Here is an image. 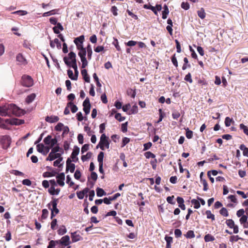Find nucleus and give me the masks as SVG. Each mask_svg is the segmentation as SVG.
Segmentation results:
<instances>
[{"label":"nucleus","mask_w":248,"mask_h":248,"mask_svg":"<svg viewBox=\"0 0 248 248\" xmlns=\"http://www.w3.org/2000/svg\"><path fill=\"white\" fill-rule=\"evenodd\" d=\"M22 110L15 104H9L0 107V115L10 117L12 115L20 116Z\"/></svg>","instance_id":"nucleus-1"},{"label":"nucleus","mask_w":248,"mask_h":248,"mask_svg":"<svg viewBox=\"0 0 248 248\" xmlns=\"http://www.w3.org/2000/svg\"><path fill=\"white\" fill-rule=\"evenodd\" d=\"M76 55L74 52H70L68 54V58L64 57L63 61L64 63L68 66L72 68L77 67V60L76 59Z\"/></svg>","instance_id":"nucleus-2"},{"label":"nucleus","mask_w":248,"mask_h":248,"mask_svg":"<svg viewBox=\"0 0 248 248\" xmlns=\"http://www.w3.org/2000/svg\"><path fill=\"white\" fill-rule=\"evenodd\" d=\"M99 146L100 148L102 150H105V147L107 149H108L109 147V142L108 141V138L105 134H102L100 137V140L98 145L97 146V148Z\"/></svg>","instance_id":"nucleus-3"},{"label":"nucleus","mask_w":248,"mask_h":248,"mask_svg":"<svg viewBox=\"0 0 248 248\" xmlns=\"http://www.w3.org/2000/svg\"><path fill=\"white\" fill-rule=\"evenodd\" d=\"M0 143L3 149H7L10 146L11 143V139L10 137L7 135L0 136Z\"/></svg>","instance_id":"nucleus-4"},{"label":"nucleus","mask_w":248,"mask_h":248,"mask_svg":"<svg viewBox=\"0 0 248 248\" xmlns=\"http://www.w3.org/2000/svg\"><path fill=\"white\" fill-rule=\"evenodd\" d=\"M22 84L27 87H30L33 84V80L31 77L28 75H23L22 77Z\"/></svg>","instance_id":"nucleus-5"},{"label":"nucleus","mask_w":248,"mask_h":248,"mask_svg":"<svg viewBox=\"0 0 248 248\" xmlns=\"http://www.w3.org/2000/svg\"><path fill=\"white\" fill-rule=\"evenodd\" d=\"M57 140L56 138H52L51 135H48L44 139V142L46 146H50V147H53L57 143Z\"/></svg>","instance_id":"nucleus-6"},{"label":"nucleus","mask_w":248,"mask_h":248,"mask_svg":"<svg viewBox=\"0 0 248 248\" xmlns=\"http://www.w3.org/2000/svg\"><path fill=\"white\" fill-rule=\"evenodd\" d=\"M57 204L58 199H54L47 205V206L51 210V212L53 211L55 214H57L59 212V210L57 207Z\"/></svg>","instance_id":"nucleus-7"},{"label":"nucleus","mask_w":248,"mask_h":248,"mask_svg":"<svg viewBox=\"0 0 248 248\" xmlns=\"http://www.w3.org/2000/svg\"><path fill=\"white\" fill-rule=\"evenodd\" d=\"M83 111L86 115L89 114L91 109V104L90 100L88 97H87L83 103Z\"/></svg>","instance_id":"nucleus-8"},{"label":"nucleus","mask_w":248,"mask_h":248,"mask_svg":"<svg viewBox=\"0 0 248 248\" xmlns=\"http://www.w3.org/2000/svg\"><path fill=\"white\" fill-rule=\"evenodd\" d=\"M59 245H62L64 247L68 246L70 242V237L68 235L63 236L60 240H57Z\"/></svg>","instance_id":"nucleus-9"},{"label":"nucleus","mask_w":248,"mask_h":248,"mask_svg":"<svg viewBox=\"0 0 248 248\" xmlns=\"http://www.w3.org/2000/svg\"><path fill=\"white\" fill-rule=\"evenodd\" d=\"M57 178V182L59 185L61 186H63L64 185V179H65V174L63 172L60 173L58 174L56 176Z\"/></svg>","instance_id":"nucleus-10"},{"label":"nucleus","mask_w":248,"mask_h":248,"mask_svg":"<svg viewBox=\"0 0 248 248\" xmlns=\"http://www.w3.org/2000/svg\"><path fill=\"white\" fill-rule=\"evenodd\" d=\"M16 60L18 62V64L25 65L27 63L26 59L23 57L22 54L18 53L16 57Z\"/></svg>","instance_id":"nucleus-11"},{"label":"nucleus","mask_w":248,"mask_h":248,"mask_svg":"<svg viewBox=\"0 0 248 248\" xmlns=\"http://www.w3.org/2000/svg\"><path fill=\"white\" fill-rule=\"evenodd\" d=\"M79 153V148L77 146H75L71 154V157L73 159V161L77 162L78 160V158L77 156Z\"/></svg>","instance_id":"nucleus-12"},{"label":"nucleus","mask_w":248,"mask_h":248,"mask_svg":"<svg viewBox=\"0 0 248 248\" xmlns=\"http://www.w3.org/2000/svg\"><path fill=\"white\" fill-rule=\"evenodd\" d=\"M78 55L79 56L81 61L82 62L81 68H85L87 66L88 63L87 59L86 58V53H82V54L80 53L78 54Z\"/></svg>","instance_id":"nucleus-13"},{"label":"nucleus","mask_w":248,"mask_h":248,"mask_svg":"<svg viewBox=\"0 0 248 248\" xmlns=\"http://www.w3.org/2000/svg\"><path fill=\"white\" fill-rule=\"evenodd\" d=\"M61 156V154L60 153H56V154H53L51 153H50L48 155V156L46 158V160L47 161H52L55 159H58L59 157Z\"/></svg>","instance_id":"nucleus-14"},{"label":"nucleus","mask_w":248,"mask_h":248,"mask_svg":"<svg viewBox=\"0 0 248 248\" xmlns=\"http://www.w3.org/2000/svg\"><path fill=\"white\" fill-rule=\"evenodd\" d=\"M71 238L72 242H76L82 240V237L77 232L71 233Z\"/></svg>","instance_id":"nucleus-15"},{"label":"nucleus","mask_w":248,"mask_h":248,"mask_svg":"<svg viewBox=\"0 0 248 248\" xmlns=\"http://www.w3.org/2000/svg\"><path fill=\"white\" fill-rule=\"evenodd\" d=\"M57 174V172L55 170H52L50 171L45 172L43 174V176L44 178L50 177L55 176Z\"/></svg>","instance_id":"nucleus-16"},{"label":"nucleus","mask_w":248,"mask_h":248,"mask_svg":"<svg viewBox=\"0 0 248 248\" xmlns=\"http://www.w3.org/2000/svg\"><path fill=\"white\" fill-rule=\"evenodd\" d=\"M59 118L58 116H47L45 120L48 123H53L57 122L59 121Z\"/></svg>","instance_id":"nucleus-17"},{"label":"nucleus","mask_w":248,"mask_h":248,"mask_svg":"<svg viewBox=\"0 0 248 248\" xmlns=\"http://www.w3.org/2000/svg\"><path fill=\"white\" fill-rule=\"evenodd\" d=\"M81 75L83 77V78L84 80L86 82H90V77L88 76L87 73V71L86 69H83L81 71Z\"/></svg>","instance_id":"nucleus-18"},{"label":"nucleus","mask_w":248,"mask_h":248,"mask_svg":"<svg viewBox=\"0 0 248 248\" xmlns=\"http://www.w3.org/2000/svg\"><path fill=\"white\" fill-rule=\"evenodd\" d=\"M86 54L87 53V57L89 60H91L93 54L92 48L90 44H88L87 46L85 48Z\"/></svg>","instance_id":"nucleus-19"},{"label":"nucleus","mask_w":248,"mask_h":248,"mask_svg":"<svg viewBox=\"0 0 248 248\" xmlns=\"http://www.w3.org/2000/svg\"><path fill=\"white\" fill-rule=\"evenodd\" d=\"M59 30L61 31L63 30V28L60 23H58V24H57L56 26H55L53 28V31L56 34L60 33Z\"/></svg>","instance_id":"nucleus-20"},{"label":"nucleus","mask_w":248,"mask_h":248,"mask_svg":"<svg viewBox=\"0 0 248 248\" xmlns=\"http://www.w3.org/2000/svg\"><path fill=\"white\" fill-rule=\"evenodd\" d=\"M48 192L52 195H58L60 191V189L57 188L55 189L54 186H50V187L48 189Z\"/></svg>","instance_id":"nucleus-21"},{"label":"nucleus","mask_w":248,"mask_h":248,"mask_svg":"<svg viewBox=\"0 0 248 248\" xmlns=\"http://www.w3.org/2000/svg\"><path fill=\"white\" fill-rule=\"evenodd\" d=\"M11 124L12 125H20L24 123V121L23 120H20L17 118L11 119Z\"/></svg>","instance_id":"nucleus-22"},{"label":"nucleus","mask_w":248,"mask_h":248,"mask_svg":"<svg viewBox=\"0 0 248 248\" xmlns=\"http://www.w3.org/2000/svg\"><path fill=\"white\" fill-rule=\"evenodd\" d=\"M67 107H71V110L72 113H75L77 111L78 108L76 105H74L71 101L67 103Z\"/></svg>","instance_id":"nucleus-23"},{"label":"nucleus","mask_w":248,"mask_h":248,"mask_svg":"<svg viewBox=\"0 0 248 248\" xmlns=\"http://www.w3.org/2000/svg\"><path fill=\"white\" fill-rule=\"evenodd\" d=\"M36 95L35 93H31L28 95L26 98V102L28 104L31 103L35 99Z\"/></svg>","instance_id":"nucleus-24"},{"label":"nucleus","mask_w":248,"mask_h":248,"mask_svg":"<svg viewBox=\"0 0 248 248\" xmlns=\"http://www.w3.org/2000/svg\"><path fill=\"white\" fill-rule=\"evenodd\" d=\"M77 46V48L79 50L78 54H82V53H86V49L83 46V44H75Z\"/></svg>","instance_id":"nucleus-25"},{"label":"nucleus","mask_w":248,"mask_h":248,"mask_svg":"<svg viewBox=\"0 0 248 248\" xmlns=\"http://www.w3.org/2000/svg\"><path fill=\"white\" fill-rule=\"evenodd\" d=\"M239 148L243 151L244 156H247L248 155V148L246 147L244 144L240 145Z\"/></svg>","instance_id":"nucleus-26"},{"label":"nucleus","mask_w":248,"mask_h":248,"mask_svg":"<svg viewBox=\"0 0 248 248\" xmlns=\"http://www.w3.org/2000/svg\"><path fill=\"white\" fill-rule=\"evenodd\" d=\"M96 195L98 197L106 195V192L101 188L97 187L96 189Z\"/></svg>","instance_id":"nucleus-27"},{"label":"nucleus","mask_w":248,"mask_h":248,"mask_svg":"<svg viewBox=\"0 0 248 248\" xmlns=\"http://www.w3.org/2000/svg\"><path fill=\"white\" fill-rule=\"evenodd\" d=\"M58 10H59L58 9H54L48 12H45L43 14V16L45 17L54 15L57 13V12H58Z\"/></svg>","instance_id":"nucleus-28"},{"label":"nucleus","mask_w":248,"mask_h":248,"mask_svg":"<svg viewBox=\"0 0 248 248\" xmlns=\"http://www.w3.org/2000/svg\"><path fill=\"white\" fill-rule=\"evenodd\" d=\"M84 40V35H82L78 37L75 39L74 42L75 44H83Z\"/></svg>","instance_id":"nucleus-29"},{"label":"nucleus","mask_w":248,"mask_h":248,"mask_svg":"<svg viewBox=\"0 0 248 248\" xmlns=\"http://www.w3.org/2000/svg\"><path fill=\"white\" fill-rule=\"evenodd\" d=\"M143 8L146 9H150V10H152L155 15H157V12L156 11L155 7L151 5H148L147 4H144L143 5Z\"/></svg>","instance_id":"nucleus-30"},{"label":"nucleus","mask_w":248,"mask_h":248,"mask_svg":"<svg viewBox=\"0 0 248 248\" xmlns=\"http://www.w3.org/2000/svg\"><path fill=\"white\" fill-rule=\"evenodd\" d=\"M206 242H212L215 240V237L210 234H206L204 237Z\"/></svg>","instance_id":"nucleus-31"},{"label":"nucleus","mask_w":248,"mask_h":248,"mask_svg":"<svg viewBox=\"0 0 248 248\" xmlns=\"http://www.w3.org/2000/svg\"><path fill=\"white\" fill-rule=\"evenodd\" d=\"M67 232L66 227L62 225L60 227L59 229L58 230V233L60 235L64 234Z\"/></svg>","instance_id":"nucleus-32"},{"label":"nucleus","mask_w":248,"mask_h":248,"mask_svg":"<svg viewBox=\"0 0 248 248\" xmlns=\"http://www.w3.org/2000/svg\"><path fill=\"white\" fill-rule=\"evenodd\" d=\"M198 16L202 19H204L205 17L206 14L203 8H202L197 12Z\"/></svg>","instance_id":"nucleus-33"},{"label":"nucleus","mask_w":248,"mask_h":248,"mask_svg":"<svg viewBox=\"0 0 248 248\" xmlns=\"http://www.w3.org/2000/svg\"><path fill=\"white\" fill-rule=\"evenodd\" d=\"M104 154L103 152H100L97 156V160L99 164H103V158Z\"/></svg>","instance_id":"nucleus-34"},{"label":"nucleus","mask_w":248,"mask_h":248,"mask_svg":"<svg viewBox=\"0 0 248 248\" xmlns=\"http://www.w3.org/2000/svg\"><path fill=\"white\" fill-rule=\"evenodd\" d=\"M191 202V203L194 205V207L195 209H199L200 207V203L198 199H192Z\"/></svg>","instance_id":"nucleus-35"},{"label":"nucleus","mask_w":248,"mask_h":248,"mask_svg":"<svg viewBox=\"0 0 248 248\" xmlns=\"http://www.w3.org/2000/svg\"><path fill=\"white\" fill-rule=\"evenodd\" d=\"M205 214L207 216V218L208 219H211L212 220H214L215 219V215L213 214L211 211L207 210L205 212Z\"/></svg>","instance_id":"nucleus-36"},{"label":"nucleus","mask_w":248,"mask_h":248,"mask_svg":"<svg viewBox=\"0 0 248 248\" xmlns=\"http://www.w3.org/2000/svg\"><path fill=\"white\" fill-rule=\"evenodd\" d=\"M75 170V165L74 164H70L66 166V171L69 170L71 173L74 172Z\"/></svg>","instance_id":"nucleus-37"},{"label":"nucleus","mask_w":248,"mask_h":248,"mask_svg":"<svg viewBox=\"0 0 248 248\" xmlns=\"http://www.w3.org/2000/svg\"><path fill=\"white\" fill-rule=\"evenodd\" d=\"M67 75L69 77V78L72 79V80H77V78H76L75 75H73V71L70 70V69H69L67 70Z\"/></svg>","instance_id":"nucleus-38"},{"label":"nucleus","mask_w":248,"mask_h":248,"mask_svg":"<svg viewBox=\"0 0 248 248\" xmlns=\"http://www.w3.org/2000/svg\"><path fill=\"white\" fill-rule=\"evenodd\" d=\"M219 213L223 216L227 217L229 216L228 212L227 209L225 207L222 208L220 211Z\"/></svg>","instance_id":"nucleus-39"},{"label":"nucleus","mask_w":248,"mask_h":248,"mask_svg":"<svg viewBox=\"0 0 248 248\" xmlns=\"http://www.w3.org/2000/svg\"><path fill=\"white\" fill-rule=\"evenodd\" d=\"M127 93L128 95L134 98L135 97L136 94V90H133L131 89H129L127 91Z\"/></svg>","instance_id":"nucleus-40"},{"label":"nucleus","mask_w":248,"mask_h":248,"mask_svg":"<svg viewBox=\"0 0 248 248\" xmlns=\"http://www.w3.org/2000/svg\"><path fill=\"white\" fill-rule=\"evenodd\" d=\"M227 225L230 228H232L235 225L234 221L232 219H227L226 221Z\"/></svg>","instance_id":"nucleus-41"},{"label":"nucleus","mask_w":248,"mask_h":248,"mask_svg":"<svg viewBox=\"0 0 248 248\" xmlns=\"http://www.w3.org/2000/svg\"><path fill=\"white\" fill-rule=\"evenodd\" d=\"M56 245H59L58 244L57 240H56V241L51 240L49 242V244H48L47 248H55Z\"/></svg>","instance_id":"nucleus-42"},{"label":"nucleus","mask_w":248,"mask_h":248,"mask_svg":"<svg viewBox=\"0 0 248 248\" xmlns=\"http://www.w3.org/2000/svg\"><path fill=\"white\" fill-rule=\"evenodd\" d=\"M185 236L187 238H192L195 237V234L193 231L190 230L186 232L185 234Z\"/></svg>","instance_id":"nucleus-43"},{"label":"nucleus","mask_w":248,"mask_h":248,"mask_svg":"<svg viewBox=\"0 0 248 248\" xmlns=\"http://www.w3.org/2000/svg\"><path fill=\"white\" fill-rule=\"evenodd\" d=\"M238 240H243L241 237H239L238 235H232L230 237V241L231 242H237Z\"/></svg>","instance_id":"nucleus-44"},{"label":"nucleus","mask_w":248,"mask_h":248,"mask_svg":"<svg viewBox=\"0 0 248 248\" xmlns=\"http://www.w3.org/2000/svg\"><path fill=\"white\" fill-rule=\"evenodd\" d=\"M138 107L134 105L128 113V114H136L138 112Z\"/></svg>","instance_id":"nucleus-45"},{"label":"nucleus","mask_w":248,"mask_h":248,"mask_svg":"<svg viewBox=\"0 0 248 248\" xmlns=\"http://www.w3.org/2000/svg\"><path fill=\"white\" fill-rule=\"evenodd\" d=\"M36 148L37 151L42 154L45 148V145L42 143L38 144L36 146Z\"/></svg>","instance_id":"nucleus-46"},{"label":"nucleus","mask_w":248,"mask_h":248,"mask_svg":"<svg viewBox=\"0 0 248 248\" xmlns=\"http://www.w3.org/2000/svg\"><path fill=\"white\" fill-rule=\"evenodd\" d=\"M48 215V211L46 209H44L42 210V215L41 216V218L42 219H46Z\"/></svg>","instance_id":"nucleus-47"},{"label":"nucleus","mask_w":248,"mask_h":248,"mask_svg":"<svg viewBox=\"0 0 248 248\" xmlns=\"http://www.w3.org/2000/svg\"><path fill=\"white\" fill-rule=\"evenodd\" d=\"M62 160V157L61 156L58 158L56 160H55L53 163V165L54 166H57L58 167H61L62 166V164H60Z\"/></svg>","instance_id":"nucleus-48"},{"label":"nucleus","mask_w":248,"mask_h":248,"mask_svg":"<svg viewBox=\"0 0 248 248\" xmlns=\"http://www.w3.org/2000/svg\"><path fill=\"white\" fill-rule=\"evenodd\" d=\"M115 118L119 121V122H122L124 121L125 119L124 117H122L121 116V113H117L115 115Z\"/></svg>","instance_id":"nucleus-49"},{"label":"nucleus","mask_w":248,"mask_h":248,"mask_svg":"<svg viewBox=\"0 0 248 248\" xmlns=\"http://www.w3.org/2000/svg\"><path fill=\"white\" fill-rule=\"evenodd\" d=\"M240 129L243 130L244 133L246 135L248 136V128L245 125L243 124H240Z\"/></svg>","instance_id":"nucleus-50"},{"label":"nucleus","mask_w":248,"mask_h":248,"mask_svg":"<svg viewBox=\"0 0 248 248\" xmlns=\"http://www.w3.org/2000/svg\"><path fill=\"white\" fill-rule=\"evenodd\" d=\"M186 136L188 139H191L193 137V132L188 128L186 129Z\"/></svg>","instance_id":"nucleus-51"},{"label":"nucleus","mask_w":248,"mask_h":248,"mask_svg":"<svg viewBox=\"0 0 248 248\" xmlns=\"http://www.w3.org/2000/svg\"><path fill=\"white\" fill-rule=\"evenodd\" d=\"M13 14H17L20 16H24L28 14L26 11L24 10H18L12 13Z\"/></svg>","instance_id":"nucleus-52"},{"label":"nucleus","mask_w":248,"mask_h":248,"mask_svg":"<svg viewBox=\"0 0 248 248\" xmlns=\"http://www.w3.org/2000/svg\"><path fill=\"white\" fill-rule=\"evenodd\" d=\"M51 149H51V151L50 153H53V154H54V153H55V154L58 153V152L60 151V150H61L60 147L58 145H57L56 146H54Z\"/></svg>","instance_id":"nucleus-53"},{"label":"nucleus","mask_w":248,"mask_h":248,"mask_svg":"<svg viewBox=\"0 0 248 248\" xmlns=\"http://www.w3.org/2000/svg\"><path fill=\"white\" fill-rule=\"evenodd\" d=\"M64 125L61 123H59L55 127V129L57 131H61L62 130Z\"/></svg>","instance_id":"nucleus-54"},{"label":"nucleus","mask_w":248,"mask_h":248,"mask_svg":"<svg viewBox=\"0 0 248 248\" xmlns=\"http://www.w3.org/2000/svg\"><path fill=\"white\" fill-rule=\"evenodd\" d=\"M180 116V113L177 110H174L172 113V117L174 119H177Z\"/></svg>","instance_id":"nucleus-55"},{"label":"nucleus","mask_w":248,"mask_h":248,"mask_svg":"<svg viewBox=\"0 0 248 248\" xmlns=\"http://www.w3.org/2000/svg\"><path fill=\"white\" fill-rule=\"evenodd\" d=\"M118 8L115 6H113L111 7L110 11L113 14L114 16H117L118 15Z\"/></svg>","instance_id":"nucleus-56"},{"label":"nucleus","mask_w":248,"mask_h":248,"mask_svg":"<svg viewBox=\"0 0 248 248\" xmlns=\"http://www.w3.org/2000/svg\"><path fill=\"white\" fill-rule=\"evenodd\" d=\"M92 155L91 152H88L86 155H83L81 156V160L83 161H86L88 158H90Z\"/></svg>","instance_id":"nucleus-57"},{"label":"nucleus","mask_w":248,"mask_h":248,"mask_svg":"<svg viewBox=\"0 0 248 248\" xmlns=\"http://www.w3.org/2000/svg\"><path fill=\"white\" fill-rule=\"evenodd\" d=\"M144 155L147 158H154L155 157V155L154 154H153L152 153H151V152H149V151L146 152V153H145Z\"/></svg>","instance_id":"nucleus-58"},{"label":"nucleus","mask_w":248,"mask_h":248,"mask_svg":"<svg viewBox=\"0 0 248 248\" xmlns=\"http://www.w3.org/2000/svg\"><path fill=\"white\" fill-rule=\"evenodd\" d=\"M201 183H202V184L203 185V191H206L208 190V184H207L206 180L205 179H202V181H201Z\"/></svg>","instance_id":"nucleus-59"},{"label":"nucleus","mask_w":248,"mask_h":248,"mask_svg":"<svg viewBox=\"0 0 248 248\" xmlns=\"http://www.w3.org/2000/svg\"><path fill=\"white\" fill-rule=\"evenodd\" d=\"M232 119L229 117H227L225 120V124L226 126L229 127L231 125Z\"/></svg>","instance_id":"nucleus-60"},{"label":"nucleus","mask_w":248,"mask_h":248,"mask_svg":"<svg viewBox=\"0 0 248 248\" xmlns=\"http://www.w3.org/2000/svg\"><path fill=\"white\" fill-rule=\"evenodd\" d=\"M11 173L16 176H23L24 175V174L23 172L17 170H12Z\"/></svg>","instance_id":"nucleus-61"},{"label":"nucleus","mask_w":248,"mask_h":248,"mask_svg":"<svg viewBox=\"0 0 248 248\" xmlns=\"http://www.w3.org/2000/svg\"><path fill=\"white\" fill-rule=\"evenodd\" d=\"M112 44H113V45H114V46H115L116 49L118 51H120L121 50V48H120V46L119 45V42H118V40L117 39H114V40Z\"/></svg>","instance_id":"nucleus-62"},{"label":"nucleus","mask_w":248,"mask_h":248,"mask_svg":"<svg viewBox=\"0 0 248 248\" xmlns=\"http://www.w3.org/2000/svg\"><path fill=\"white\" fill-rule=\"evenodd\" d=\"M152 146V143L151 142H148L143 144V151H146L149 149Z\"/></svg>","instance_id":"nucleus-63"},{"label":"nucleus","mask_w":248,"mask_h":248,"mask_svg":"<svg viewBox=\"0 0 248 248\" xmlns=\"http://www.w3.org/2000/svg\"><path fill=\"white\" fill-rule=\"evenodd\" d=\"M185 80L191 83L193 81L190 73H188L185 77Z\"/></svg>","instance_id":"nucleus-64"}]
</instances>
